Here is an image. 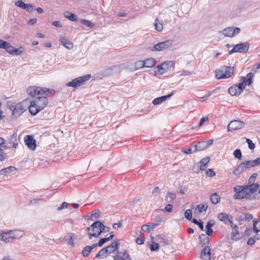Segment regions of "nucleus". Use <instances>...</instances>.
Segmentation results:
<instances>
[{
	"label": "nucleus",
	"instance_id": "obj_1",
	"mask_svg": "<svg viewBox=\"0 0 260 260\" xmlns=\"http://www.w3.org/2000/svg\"><path fill=\"white\" fill-rule=\"evenodd\" d=\"M200 244L202 247L205 246L201 252V258L203 260H210L211 259V249L209 246V238L205 234H202L199 236Z\"/></svg>",
	"mask_w": 260,
	"mask_h": 260
},
{
	"label": "nucleus",
	"instance_id": "obj_2",
	"mask_svg": "<svg viewBox=\"0 0 260 260\" xmlns=\"http://www.w3.org/2000/svg\"><path fill=\"white\" fill-rule=\"evenodd\" d=\"M106 226L100 221H95L90 226L87 228L89 232L87 234L89 239L90 240L92 237H99V236L104 232Z\"/></svg>",
	"mask_w": 260,
	"mask_h": 260
},
{
	"label": "nucleus",
	"instance_id": "obj_3",
	"mask_svg": "<svg viewBox=\"0 0 260 260\" xmlns=\"http://www.w3.org/2000/svg\"><path fill=\"white\" fill-rule=\"evenodd\" d=\"M26 91L28 95L33 98H35L36 96L49 95L54 94L55 92L53 89L42 88L39 86L29 87L27 88Z\"/></svg>",
	"mask_w": 260,
	"mask_h": 260
},
{
	"label": "nucleus",
	"instance_id": "obj_4",
	"mask_svg": "<svg viewBox=\"0 0 260 260\" xmlns=\"http://www.w3.org/2000/svg\"><path fill=\"white\" fill-rule=\"evenodd\" d=\"M0 48L6 50L8 53L13 55H19L25 50L23 47L15 48L9 42L1 39H0Z\"/></svg>",
	"mask_w": 260,
	"mask_h": 260
},
{
	"label": "nucleus",
	"instance_id": "obj_5",
	"mask_svg": "<svg viewBox=\"0 0 260 260\" xmlns=\"http://www.w3.org/2000/svg\"><path fill=\"white\" fill-rule=\"evenodd\" d=\"M234 71V67L223 66L215 71V76L218 79H226L231 77Z\"/></svg>",
	"mask_w": 260,
	"mask_h": 260
},
{
	"label": "nucleus",
	"instance_id": "obj_6",
	"mask_svg": "<svg viewBox=\"0 0 260 260\" xmlns=\"http://www.w3.org/2000/svg\"><path fill=\"white\" fill-rule=\"evenodd\" d=\"M91 78L90 74H87L83 76L79 77L74 79L71 81L68 82L66 84V86L68 87H72L76 88L82 85H84L85 82Z\"/></svg>",
	"mask_w": 260,
	"mask_h": 260
},
{
	"label": "nucleus",
	"instance_id": "obj_7",
	"mask_svg": "<svg viewBox=\"0 0 260 260\" xmlns=\"http://www.w3.org/2000/svg\"><path fill=\"white\" fill-rule=\"evenodd\" d=\"M27 101V100L23 101L21 103H17V104H14L12 105L11 109L13 110V115L15 116L16 117H18L20 116L22 113H23L26 109L23 106V104Z\"/></svg>",
	"mask_w": 260,
	"mask_h": 260
},
{
	"label": "nucleus",
	"instance_id": "obj_8",
	"mask_svg": "<svg viewBox=\"0 0 260 260\" xmlns=\"http://www.w3.org/2000/svg\"><path fill=\"white\" fill-rule=\"evenodd\" d=\"M244 191H241L238 194H234V198L235 199H245L246 200H256L257 198L253 194H251L247 190V185H245V187L243 188Z\"/></svg>",
	"mask_w": 260,
	"mask_h": 260
},
{
	"label": "nucleus",
	"instance_id": "obj_9",
	"mask_svg": "<svg viewBox=\"0 0 260 260\" xmlns=\"http://www.w3.org/2000/svg\"><path fill=\"white\" fill-rule=\"evenodd\" d=\"M46 96V95H40L37 96L36 98L31 101V102L35 103L37 107L42 110L48 104V99Z\"/></svg>",
	"mask_w": 260,
	"mask_h": 260
},
{
	"label": "nucleus",
	"instance_id": "obj_10",
	"mask_svg": "<svg viewBox=\"0 0 260 260\" xmlns=\"http://www.w3.org/2000/svg\"><path fill=\"white\" fill-rule=\"evenodd\" d=\"M173 42L171 40H166L165 41L160 42L154 45L151 49L152 51H160L167 49L172 46Z\"/></svg>",
	"mask_w": 260,
	"mask_h": 260
},
{
	"label": "nucleus",
	"instance_id": "obj_11",
	"mask_svg": "<svg viewBox=\"0 0 260 260\" xmlns=\"http://www.w3.org/2000/svg\"><path fill=\"white\" fill-rule=\"evenodd\" d=\"M247 190L251 194L255 196L257 198L260 199V186L258 183L254 184L247 185Z\"/></svg>",
	"mask_w": 260,
	"mask_h": 260
},
{
	"label": "nucleus",
	"instance_id": "obj_12",
	"mask_svg": "<svg viewBox=\"0 0 260 260\" xmlns=\"http://www.w3.org/2000/svg\"><path fill=\"white\" fill-rule=\"evenodd\" d=\"M244 125V122L235 120H232L230 122L228 126V131H232L234 130L240 129L242 128Z\"/></svg>",
	"mask_w": 260,
	"mask_h": 260
},
{
	"label": "nucleus",
	"instance_id": "obj_13",
	"mask_svg": "<svg viewBox=\"0 0 260 260\" xmlns=\"http://www.w3.org/2000/svg\"><path fill=\"white\" fill-rule=\"evenodd\" d=\"M24 142L29 149L32 150H35L36 148V141L32 136H26L24 138Z\"/></svg>",
	"mask_w": 260,
	"mask_h": 260
},
{
	"label": "nucleus",
	"instance_id": "obj_14",
	"mask_svg": "<svg viewBox=\"0 0 260 260\" xmlns=\"http://www.w3.org/2000/svg\"><path fill=\"white\" fill-rule=\"evenodd\" d=\"M249 169L245 161L241 162L239 165L233 171V174L236 176H239L240 174L246 170Z\"/></svg>",
	"mask_w": 260,
	"mask_h": 260
},
{
	"label": "nucleus",
	"instance_id": "obj_15",
	"mask_svg": "<svg viewBox=\"0 0 260 260\" xmlns=\"http://www.w3.org/2000/svg\"><path fill=\"white\" fill-rule=\"evenodd\" d=\"M15 5L22 9L30 12L34 9V6L30 4H25L22 0H18L15 2Z\"/></svg>",
	"mask_w": 260,
	"mask_h": 260
},
{
	"label": "nucleus",
	"instance_id": "obj_16",
	"mask_svg": "<svg viewBox=\"0 0 260 260\" xmlns=\"http://www.w3.org/2000/svg\"><path fill=\"white\" fill-rule=\"evenodd\" d=\"M119 245L118 242H117L116 240H113L110 245H108V246L105 247L106 248V252L107 254H110L114 252H119L118 251V249L119 248Z\"/></svg>",
	"mask_w": 260,
	"mask_h": 260
},
{
	"label": "nucleus",
	"instance_id": "obj_17",
	"mask_svg": "<svg viewBox=\"0 0 260 260\" xmlns=\"http://www.w3.org/2000/svg\"><path fill=\"white\" fill-rule=\"evenodd\" d=\"M113 258L114 260H132L126 250L123 252H117Z\"/></svg>",
	"mask_w": 260,
	"mask_h": 260
},
{
	"label": "nucleus",
	"instance_id": "obj_18",
	"mask_svg": "<svg viewBox=\"0 0 260 260\" xmlns=\"http://www.w3.org/2000/svg\"><path fill=\"white\" fill-rule=\"evenodd\" d=\"M175 92V91L173 90L171 93L168 95H163L154 99L152 101V104L154 105H157L160 104L161 103L165 102L167 99L171 98L174 94Z\"/></svg>",
	"mask_w": 260,
	"mask_h": 260
},
{
	"label": "nucleus",
	"instance_id": "obj_19",
	"mask_svg": "<svg viewBox=\"0 0 260 260\" xmlns=\"http://www.w3.org/2000/svg\"><path fill=\"white\" fill-rule=\"evenodd\" d=\"M243 234L240 233L238 231V227L237 228H233L231 234V238L232 240L237 241L242 238Z\"/></svg>",
	"mask_w": 260,
	"mask_h": 260
},
{
	"label": "nucleus",
	"instance_id": "obj_20",
	"mask_svg": "<svg viewBox=\"0 0 260 260\" xmlns=\"http://www.w3.org/2000/svg\"><path fill=\"white\" fill-rule=\"evenodd\" d=\"M236 51L240 53H245L248 51L249 48V44L248 43L243 44L241 43L235 46Z\"/></svg>",
	"mask_w": 260,
	"mask_h": 260
},
{
	"label": "nucleus",
	"instance_id": "obj_21",
	"mask_svg": "<svg viewBox=\"0 0 260 260\" xmlns=\"http://www.w3.org/2000/svg\"><path fill=\"white\" fill-rule=\"evenodd\" d=\"M215 224V221L214 220L208 221L205 225L206 233L208 236H211L213 234V231L211 229Z\"/></svg>",
	"mask_w": 260,
	"mask_h": 260
},
{
	"label": "nucleus",
	"instance_id": "obj_22",
	"mask_svg": "<svg viewBox=\"0 0 260 260\" xmlns=\"http://www.w3.org/2000/svg\"><path fill=\"white\" fill-rule=\"evenodd\" d=\"M29 111L32 116L37 115L41 110L36 105L35 103L29 101Z\"/></svg>",
	"mask_w": 260,
	"mask_h": 260
},
{
	"label": "nucleus",
	"instance_id": "obj_23",
	"mask_svg": "<svg viewBox=\"0 0 260 260\" xmlns=\"http://www.w3.org/2000/svg\"><path fill=\"white\" fill-rule=\"evenodd\" d=\"M231 216L229 215L226 213H220L218 215V219L221 221H222L224 224H229V222L231 219Z\"/></svg>",
	"mask_w": 260,
	"mask_h": 260
},
{
	"label": "nucleus",
	"instance_id": "obj_24",
	"mask_svg": "<svg viewBox=\"0 0 260 260\" xmlns=\"http://www.w3.org/2000/svg\"><path fill=\"white\" fill-rule=\"evenodd\" d=\"M17 134L16 132H14L13 134L11 135L10 138L8 139V142L10 144L12 145V147L14 148H16L18 143L17 139Z\"/></svg>",
	"mask_w": 260,
	"mask_h": 260
},
{
	"label": "nucleus",
	"instance_id": "obj_25",
	"mask_svg": "<svg viewBox=\"0 0 260 260\" xmlns=\"http://www.w3.org/2000/svg\"><path fill=\"white\" fill-rule=\"evenodd\" d=\"M254 77V74L252 73H249L247 74L246 77H244L242 78V82L243 84L246 85H250L252 82L253 80L252 78Z\"/></svg>",
	"mask_w": 260,
	"mask_h": 260
},
{
	"label": "nucleus",
	"instance_id": "obj_26",
	"mask_svg": "<svg viewBox=\"0 0 260 260\" xmlns=\"http://www.w3.org/2000/svg\"><path fill=\"white\" fill-rule=\"evenodd\" d=\"M59 41L64 47L69 49H71L74 47L73 44L65 37L60 38Z\"/></svg>",
	"mask_w": 260,
	"mask_h": 260
},
{
	"label": "nucleus",
	"instance_id": "obj_27",
	"mask_svg": "<svg viewBox=\"0 0 260 260\" xmlns=\"http://www.w3.org/2000/svg\"><path fill=\"white\" fill-rule=\"evenodd\" d=\"M10 237L9 231L7 232L2 231L0 233V240L4 241L6 243L11 242Z\"/></svg>",
	"mask_w": 260,
	"mask_h": 260
},
{
	"label": "nucleus",
	"instance_id": "obj_28",
	"mask_svg": "<svg viewBox=\"0 0 260 260\" xmlns=\"http://www.w3.org/2000/svg\"><path fill=\"white\" fill-rule=\"evenodd\" d=\"M245 162L250 169L251 168L258 166L260 164V157L254 160H245Z\"/></svg>",
	"mask_w": 260,
	"mask_h": 260
},
{
	"label": "nucleus",
	"instance_id": "obj_29",
	"mask_svg": "<svg viewBox=\"0 0 260 260\" xmlns=\"http://www.w3.org/2000/svg\"><path fill=\"white\" fill-rule=\"evenodd\" d=\"M207 208L208 206L207 205L200 204L196 206L194 210V213L197 214H201L203 211H206Z\"/></svg>",
	"mask_w": 260,
	"mask_h": 260
},
{
	"label": "nucleus",
	"instance_id": "obj_30",
	"mask_svg": "<svg viewBox=\"0 0 260 260\" xmlns=\"http://www.w3.org/2000/svg\"><path fill=\"white\" fill-rule=\"evenodd\" d=\"M16 170V168L15 167L10 166L6 168L2 169L0 171V174L1 175H4L5 176L8 175L10 173L15 171Z\"/></svg>",
	"mask_w": 260,
	"mask_h": 260
},
{
	"label": "nucleus",
	"instance_id": "obj_31",
	"mask_svg": "<svg viewBox=\"0 0 260 260\" xmlns=\"http://www.w3.org/2000/svg\"><path fill=\"white\" fill-rule=\"evenodd\" d=\"M143 61L144 67L145 68H152L156 63V60L152 58H147Z\"/></svg>",
	"mask_w": 260,
	"mask_h": 260
},
{
	"label": "nucleus",
	"instance_id": "obj_32",
	"mask_svg": "<svg viewBox=\"0 0 260 260\" xmlns=\"http://www.w3.org/2000/svg\"><path fill=\"white\" fill-rule=\"evenodd\" d=\"M64 17L71 21H76L77 19V16L70 11H66L64 13Z\"/></svg>",
	"mask_w": 260,
	"mask_h": 260
},
{
	"label": "nucleus",
	"instance_id": "obj_33",
	"mask_svg": "<svg viewBox=\"0 0 260 260\" xmlns=\"http://www.w3.org/2000/svg\"><path fill=\"white\" fill-rule=\"evenodd\" d=\"M228 91L232 96L239 95L241 93L237 89V87L235 84L229 88Z\"/></svg>",
	"mask_w": 260,
	"mask_h": 260
},
{
	"label": "nucleus",
	"instance_id": "obj_34",
	"mask_svg": "<svg viewBox=\"0 0 260 260\" xmlns=\"http://www.w3.org/2000/svg\"><path fill=\"white\" fill-rule=\"evenodd\" d=\"M233 27H229L224 28L222 31V34L225 37H232L233 35Z\"/></svg>",
	"mask_w": 260,
	"mask_h": 260
},
{
	"label": "nucleus",
	"instance_id": "obj_35",
	"mask_svg": "<svg viewBox=\"0 0 260 260\" xmlns=\"http://www.w3.org/2000/svg\"><path fill=\"white\" fill-rule=\"evenodd\" d=\"M211 203L213 204H216L220 201V197L217 193H212L210 198Z\"/></svg>",
	"mask_w": 260,
	"mask_h": 260
},
{
	"label": "nucleus",
	"instance_id": "obj_36",
	"mask_svg": "<svg viewBox=\"0 0 260 260\" xmlns=\"http://www.w3.org/2000/svg\"><path fill=\"white\" fill-rule=\"evenodd\" d=\"M206 148H207V147L206 146L205 141L199 142L198 144H195V149L193 150V152H194L197 150H203Z\"/></svg>",
	"mask_w": 260,
	"mask_h": 260
},
{
	"label": "nucleus",
	"instance_id": "obj_37",
	"mask_svg": "<svg viewBox=\"0 0 260 260\" xmlns=\"http://www.w3.org/2000/svg\"><path fill=\"white\" fill-rule=\"evenodd\" d=\"M210 157L207 156L202 158L200 161V164H201L200 170H204L205 167L209 163L210 161Z\"/></svg>",
	"mask_w": 260,
	"mask_h": 260
},
{
	"label": "nucleus",
	"instance_id": "obj_38",
	"mask_svg": "<svg viewBox=\"0 0 260 260\" xmlns=\"http://www.w3.org/2000/svg\"><path fill=\"white\" fill-rule=\"evenodd\" d=\"M10 236H11L10 238L11 240V242L13 239L19 238L21 237V236L19 235V234L20 233L19 231L13 230V231H9Z\"/></svg>",
	"mask_w": 260,
	"mask_h": 260
},
{
	"label": "nucleus",
	"instance_id": "obj_39",
	"mask_svg": "<svg viewBox=\"0 0 260 260\" xmlns=\"http://www.w3.org/2000/svg\"><path fill=\"white\" fill-rule=\"evenodd\" d=\"M100 211L99 210H95L92 211L90 216H89L88 219L93 221L94 219L92 218V216H93L95 219H97L100 217Z\"/></svg>",
	"mask_w": 260,
	"mask_h": 260
},
{
	"label": "nucleus",
	"instance_id": "obj_40",
	"mask_svg": "<svg viewBox=\"0 0 260 260\" xmlns=\"http://www.w3.org/2000/svg\"><path fill=\"white\" fill-rule=\"evenodd\" d=\"M154 26L155 29H156L158 31H161L163 29L162 24L157 18L155 19Z\"/></svg>",
	"mask_w": 260,
	"mask_h": 260
},
{
	"label": "nucleus",
	"instance_id": "obj_41",
	"mask_svg": "<svg viewBox=\"0 0 260 260\" xmlns=\"http://www.w3.org/2000/svg\"><path fill=\"white\" fill-rule=\"evenodd\" d=\"M91 251V250L90 249V247H89L88 245L86 246L83 248V249L82 251V255L84 257H87L90 254Z\"/></svg>",
	"mask_w": 260,
	"mask_h": 260
},
{
	"label": "nucleus",
	"instance_id": "obj_42",
	"mask_svg": "<svg viewBox=\"0 0 260 260\" xmlns=\"http://www.w3.org/2000/svg\"><path fill=\"white\" fill-rule=\"evenodd\" d=\"M157 237L159 240V243L162 244V245L165 246L169 245V240L167 239L162 237L160 235H158Z\"/></svg>",
	"mask_w": 260,
	"mask_h": 260
},
{
	"label": "nucleus",
	"instance_id": "obj_43",
	"mask_svg": "<svg viewBox=\"0 0 260 260\" xmlns=\"http://www.w3.org/2000/svg\"><path fill=\"white\" fill-rule=\"evenodd\" d=\"M80 22L82 24L85 25L90 28H92L95 25L94 23H93L89 20L86 19H81Z\"/></svg>",
	"mask_w": 260,
	"mask_h": 260
},
{
	"label": "nucleus",
	"instance_id": "obj_44",
	"mask_svg": "<svg viewBox=\"0 0 260 260\" xmlns=\"http://www.w3.org/2000/svg\"><path fill=\"white\" fill-rule=\"evenodd\" d=\"M162 66L164 67V68L165 69L166 71L167 72V70L169 69L170 67L173 66L174 62L173 61H165L164 62L162 63Z\"/></svg>",
	"mask_w": 260,
	"mask_h": 260
},
{
	"label": "nucleus",
	"instance_id": "obj_45",
	"mask_svg": "<svg viewBox=\"0 0 260 260\" xmlns=\"http://www.w3.org/2000/svg\"><path fill=\"white\" fill-rule=\"evenodd\" d=\"M233 155L235 158L238 159L239 160H241L242 155V152H241V151L240 149H236L234 151Z\"/></svg>",
	"mask_w": 260,
	"mask_h": 260
},
{
	"label": "nucleus",
	"instance_id": "obj_46",
	"mask_svg": "<svg viewBox=\"0 0 260 260\" xmlns=\"http://www.w3.org/2000/svg\"><path fill=\"white\" fill-rule=\"evenodd\" d=\"M106 252V248L104 247L100 250V251L96 254L95 257L98 258H103L105 254H107Z\"/></svg>",
	"mask_w": 260,
	"mask_h": 260
},
{
	"label": "nucleus",
	"instance_id": "obj_47",
	"mask_svg": "<svg viewBox=\"0 0 260 260\" xmlns=\"http://www.w3.org/2000/svg\"><path fill=\"white\" fill-rule=\"evenodd\" d=\"M245 187V185L244 186H240V185H237L234 188V191L235 192V194H238L240 193H241V191H244L243 188Z\"/></svg>",
	"mask_w": 260,
	"mask_h": 260
},
{
	"label": "nucleus",
	"instance_id": "obj_48",
	"mask_svg": "<svg viewBox=\"0 0 260 260\" xmlns=\"http://www.w3.org/2000/svg\"><path fill=\"white\" fill-rule=\"evenodd\" d=\"M159 247V245L158 243L153 242L150 245L149 248L151 251H155L158 250Z\"/></svg>",
	"mask_w": 260,
	"mask_h": 260
},
{
	"label": "nucleus",
	"instance_id": "obj_49",
	"mask_svg": "<svg viewBox=\"0 0 260 260\" xmlns=\"http://www.w3.org/2000/svg\"><path fill=\"white\" fill-rule=\"evenodd\" d=\"M192 213L191 209H187L185 211L184 216L187 220H191L192 219Z\"/></svg>",
	"mask_w": 260,
	"mask_h": 260
},
{
	"label": "nucleus",
	"instance_id": "obj_50",
	"mask_svg": "<svg viewBox=\"0 0 260 260\" xmlns=\"http://www.w3.org/2000/svg\"><path fill=\"white\" fill-rule=\"evenodd\" d=\"M167 196H169V197L170 198L169 200H168V199H167V201L168 203L172 202L176 198V195L175 193L170 192V191L167 192Z\"/></svg>",
	"mask_w": 260,
	"mask_h": 260
},
{
	"label": "nucleus",
	"instance_id": "obj_51",
	"mask_svg": "<svg viewBox=\"0 0 260 260\" xmlns=\"http://www.w3.org/2000/svg\"><path fill=\"white\" fill-rule=\"evenodd\" d=\"M259 222V220L257 218L253 219V228L254 233H257L258 232V228L256 227V224Z\"/></svg>",
	"mask_w": 260,
	"mask_h": 260
},
{
	"label": "nucleus",
	"instance_id": "obj_52",
	"mask_svg": "<svg viewBox=\"0 0 260 260\" xmlns=\"http://www.w3.org/2000/svg\"><path fill=\"white\" fill-rule=\"evenodd\" d=\"M235 85H236L237 89L239 90L240 92H242L243 91L245 86L242 82L238 84H236Z\"/></svg>",
	"mask_w": 260,
	"mask_h": 260
},
{
	"label": "nucleus",
	"instance_id": "obj_53",
	"mask_svg": "<svg viewBox=\"0 0 260 260\" xmlns=\"http://www.w3.org/2000/svg\"><path fill=\"white\" fill-rule=\"evenodd\" d=\"M246 142L247 143L248 145V148L250 149L253 150L255 148V145L250 139H246Z\"/></svg>",
	"mask_w": 260,
	"mask_h": 260
},
{
	"label": "nucleus",
	"instance_id": "obj_54",
	"mask_svg": "<svg viewBox=\"0 0 260 260\" xmlns=\"http://www.w3.org/2000/svg\"><path fill=\"white\" fill-rule=\"evenodd\" d=\"M6 154L4 153L2 148H0V161H4L6 159Z\"/></svg>",
	"mask_w": 260,
	"mask_h": 260
},
{
	"label": "nucleus",
	"instance_id": "obj_55",
	"mask_svg": "<svg viewBox=\"0 0 260 260\" xmlns=\"http://www.w3.org/2000/svg\"><path fill=\"white\" fill-rule=\"evenodd\" d=\"M141 230L143 232L149 233L150 232V228L148 223L147 224H144L141 227Z\"/></svg>",
	"mask_w": 260,
	"mask_h": 260
},
{
	"label": "nucleus",
	"instance_id": "obj_56",
	"mask_svg": "<svg viewBox=\"0 0 260 260\" xmlns=\"http://www.w3.org/2000/svg\"><path fill=\"white\" fill-rule=\"evenodd\" d=\"M206 174L209 177H212L215 175V173L212 169H209L206 171Z\"/></svg>",
	"mask_w": 260,
	"mask_h": 260
},
{
	"label": "nucleus",
	"instance_id": "obj_57",
	"mask_svg": "<svg viewBox=\"0 0 260 260\" xmlns=\"http://www.w3.org/2000/svg\"><path fill=\"white\" fill-rule=\"evenodd\" d=\"M173 205L171 204H167L165 208V211L168 212H171L173 210Z\"/></svg>",
	"mask_w": 260,
	"mask_h": 260
},
{
	"label": "nucleus",
	"instance_id": "obj_58",
	"mask_svg": "<svg viewBox=\"0 0 260 260\" xmlns=\"http://www.w3.org/2000/svg\"><path fill=\"white\" fill-rule=\"evenodd\" d=\"M136 66L137 68H144V64L143 60H139L136 62Z\"/></svg>",
	"mask_w": 260,
	"mask_h": 260
},
{
	"label": "nucleus",
	"instance_id": "obj_59",
	"mask_svg": "<svg viewBox=\"0 0 260 260\" xmlns=\"http://www.w3.org/2000/svg\"><path fill=\"white\" fill-rule=\"evenodd\" d=\"M157 68L158 69V71L160 73V74H163L164 73H165L166 72L165 69L164 68L162 63H161V64L158 65L157 66Z\"/></svg>",
	"mask_w": 260,
	"mask_h": 260
},
{
	"label": "nucleus",
	"instance_id": "obj_60",
	"mask_svg": "<svg viewBox=\"0 0 260 260\" xmlns=\"http://www.w3.org/2000/svg\"><path fill=\"white\" fill-rule=\"evenodd\" d=\"M107 242V240L106 238H102L100 239L98 243L99 246L102 247Z\"/></svg>",
	"mask_w": 260,
	"mask_h": 260
},
{
	"label": "nucleus",
	"instance_id": "obj_61",
	"mask_svg": "<svg viewBox=\"0 0 260 260\" xmlns=\"http://www.w3.org/2000/svg\"><path fill=\"white\" fill-rule=\"evenodd\" d=\"M68 204L66 202H64L62 203V204L60 206H59L58 208H57V210L58 211H60L62 209H65V208H67L68 207Z\"/></svg>",
	"mask_w": 260,
	"mask_h": 260
},
{
	"label": "nucleus",
	"instance_id": "obj_62",
	"mask_svg": "<svg viewBox=\"0 0 260 260\" xmlns=\"http://www.w3.org/2000/svg\"><path fill=\"white\" fill-rule=\"evenodd\" d=\"M144 240H145L144 237L137 238L136 241L138 244L141 245L144 243Z\"/></svg>",
	"mask_w": 260,
	"mask_h": 260
},
{
	"label": "nucleus",
	"instance_id": "obj_63",
	"mask_svg": "<svg viewBox=\"0 0 260 260\" xmlns=\"http://www.w3.org/2000/svg\"><path fill=\"white\" fill-rule=\"evenodd\" d=\"M245 220H250L252 219L253 216L251 214L249 213H245Z\"/></svg>",
	"mask_w": 260,
	"mask_h": 260
},
{
	"label": "nucleus",
	"instance_id": "obj_64",
	"mask_svg": "<svg viewBox=\"0 0 260 260\" xmlns=\"http://www.w3.org/2000/svg\"><path fill=\"white\" fill-rule=\"evenodd\" d=\"M255 242V240H254V238H253V237H251V238H249V239L248 240V241L247 242V244L248 245L252 246L254 244Z\"/></svg>",
	"mask_w": 260,
	"mask_h": 260
}]
</instances>
